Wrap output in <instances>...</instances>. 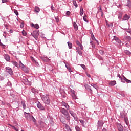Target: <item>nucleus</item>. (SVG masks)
I'll use <instances>...</instances> for the list:
<instances>
[{
  "label": "nucleus",
  "instance_id": "obj_1",
  "mask_svg": "<svg viewBox=\"0 0 131 131\" xmlns=\"http://www.w3.org/2000/svg\"><path fill=\"white\" fill-rule=\"evenodd\" d=\"M61 105L62 106H64L66 109L64 108H62L60 110V112L64 115V116H65L66 120H70V116L69 115V113L68 112V110H69L70 106H69L68 104L64 102H62Z\"/></svg>",
  "mask_w": 131,
  "mask_h": 131
},
{
  "label": "nucleus",
  "instance_id": "obj_2",
  "mask_svg": "<svg viewBox=\"0 0 131 131\" xmlns=\"http://www.w3.org/2000/svg\"><path fill=\"white\" fill-rule=\"evenodd\" d=\"M42 100L46 105H50V103H51V99H50V96L48 94L45 95H43L42 97Z\"/></svg>",
  "mask_w": 131,
  "mask_h": 131
},
{
  "label": "nucleus",
  "instance_id": "obj_3",
  "mask_svg": "<svg viewBox=\"0 0 131 131\" xmlns=\"http://www.w3.org/2000/svg\"><path fill=\"white\" fill-rule=\"evenodd\" d=\"M31 35L35 39L37 40V38H38V36H39V33L38 31L35 30L32 33H31Z\"/></svg>",
  "mask_w": 131,
  "mask_h": 131
},
{
  "label": "nucleus",
  "instance_id": "obj_4",
  "mask_svg": "<svg viewBox=\"0 0 131 131\" xmlns=\"http://www.w3.org/2000/svg\"><path fill=\"white\" fill-rule=\"evenodd\" d=\"M6 72L9 73L10 75H13L14 73H13V70L10 67H6L5 68Z\"/></svg>",
  "mask_w": 131,
  "mask_h": 131
},
{
  "label": "nucleus",
  "instance_id": "obj_5",
  "mask_svg": "<svg viewBox=\"0 0 131 131\" xmlns=\"http://www.w3.org/2000/svg\"><path fill=\"white\" fill-rule=\"evenodd\" d=\"M24 115L26 118L29 120H30V118H31V116H32V115H30V113H26V112H24Z\"/></svg>",
  "mask_w": 131,
  "mask_h": 131
},
{
  "label": "nucleus",
  "instance_id": "obj_6",
  "mask_svg": "<svg viewBox=\"0 0 131 131\" xmlns=\"http://www.w3.org/2000/svg\"><path fill=\"white\" fill-rule=\"evenodd\" d=\"M118 130L119 131H123V126L121 125L120 123H118L117 124Z\"/></svg>",
  "mask_w": 131,
  "mask_h": 131
},
{
  "label": "nucleus",
  "instance_id": "obj_7",
  "mask_svg": "<svg viewBox=\"0 0 131 131\" xmlns=\"http://www.w3.org/2000/svg\"><path fill=\"white\" fill-rule=\"evenodd\" d=\"M130 18V16L129 15L125 14L122 18V21H128V20H129Z\"/></svg>",
  "mask_w": 131,
  "mask_h": 131
},
{
  "label": "nucleus",
  "instance_id": "obj_8",
  "mask_svg": "<svg viewBox=\"0 0 131 131\" xmlns=\"http://www.w3.org/2000/svg\"><path fill=\"white\" fill-rule=\"evenodd\" d=\"M37 107L38 109H40V110H45V107L41 105V103L40 102H38L37 104Z\"/></svg>",
  "mask_w": 131,
  "mask_h": 131
},
{
  "label": "nucleus",
  "instance_id": "obj_9",
  "mask_svg": "<svg viewBox=\"0 0 131 131\" xmlns=\"http://www.w3.org/2000/svg\"><path fill=\"white\" fill-rule=\"evenodd\" d=\"M18 68H21L23 70H24L25 72H28V69H26V70H25V66L23 63L21 64H18Z\"/></svg>",
  "mask_w": 131,
  "mask_h": 131
},
{
  "label": "nucleus",
  "instance_id": "obj_10",
  "mask_svg": "<svg viewBox=\"0 0 131 131\" xmlns=\"http://www.w3.org/2000/svg\"><path fill=\"white\" fill-rule=\"evenodd\" d=\"M97 124L98 127H102V126H103V125H104V122H103V121H99Z\"/></svg>",
  "mask_w": 131,
  "mask_h": 131
},
{
  "label": "nucleus",
  "instance_id": "obj_11",
  "mask_svg": "<svg viewBox=\"0 0 131 131\" xmlns=\"http://www.w3.org/2000/svg\"><path fill=\"white\" fill-rule=\"evenodd\" d=\"M41 59L44 62H49V60H50V59H49V58H48V56H45L44 57H42Z\"/></svg>",
  "mask_w": 131,
  "mask_h": 131
},
{
  "label": "nucleus",
  "instance_id": "obj_12",
  "mask_svg": "<svg viewBox=\"0 0 131 131\" xmlns=\"http://www.w3.org/2000/svg\"><path fill=\"white\" fill-rule=\"evenodd\" d=\"M69 112L70 114H71V116H72L73 117H74V116H76V114H75V113H74V112H73V111H72L71 110H69Z\"/></svg>",
  "mask_w": 131,
  "mask_h": 131
},
{
  "label": "nucleus",
  "instance_id": "obj_13",
  "mask_svg": "<svg viewBox=\"0 0 131 131\" xmlns=\"http://www.w3.org/2000/svg\"><path fill=\"white\" fill-rule=\"evenodd\" d=\"M76 49L77 53L79 54V55L80 56H82V52H81V50H80V49H79V48L76 47Z\"/></svg>",
  "mask_w": 131,
  "mask_h": 131
},
{
  "label": "nucleus",
  "instance_id": "obj_14",
  "mask_svg": "<svg viewBox=\"0 0 131 131\" xmlns=\"http://www.w3.org/2000/svg\"><path fill=\"white\" fill-rule=\"evenodd\" d=\"M73 26L75 30L77 31L78 30V26H77V24L76 22L73 23Z\"/></svg>",
  "mask_w": 131,
  "mask_h": 131
},
{
  "label": "nucleus",
  "instance_id": "obj_15",
  "mask_svg": "<svg viewBox=\"0 0 131 131\" xmlns=\"http://www.w3.org/2000/svg\"><path fill=\"white\" fill-rule=\"evenodd\" d=\"M21 105H22L23 109H26V104H25V101L24 100L21 101Z\"/></svg>",
  "mask_w": 131,
  "mask_h": 131
},
{
  "label": "nucleus",
  "instance_id": "obj_16",
  "mask_svg": "<svg viewBox=\"0 0 131 131\" xmlns=\"http://www.w3.org/2000/svg\"><path fill=\"white\" fill-rule=\"evenodd\" d=\"M4 58H5V60H6L7 61V62H9V61H10V56H9V55L5 54L4 55Z\"/></svg>",
  "mask_w": 131,
  "mask_h": 131
},
{
  "label": "nucleus",
  "instance_id": "obj_17",
  "mask_svg": "<svg viewBox=\"0 0 131 131\" xmlns=\"http://www.w3.org/2000/svg\"><path fill=\"white\" fill-rule=\"evenodd\" d=\"M60 121L61 122H62V123H63V124H66V119H65V118H61Z\"/></svg>",
  "mask_w": 131,
  "mask_h": 131
},
{
  "label": "nucleus",
  "instance_id": "obj_18",
  "mask_svg": "<svg viewBox=\"0 0 131 131\" xmlns=\"http://www.w3.org/2000/svg\"><path fill=\"white\" fill-rule=\"evenodd\" d=\"M121 118H125V116H126V114L124 113V112H121L120 113Z\"/></svg>",
  "mask_w": 131,
  "mask_h": 131
},
{
  "label": "nucleus",
  "instance_id": "obj_19",
  "mask_svg": "<svg viewBox=\"0 0 131 131\" xmlns=\"http://www.w3.org/2000/svg\"><path fill=\"white\" fill-rule=\"evenodd\" d=\"M123 78H124L123 80H124V81H126L127 83H131L130 80L127 79L125 77H124V76H123Z\"/></svg>",
  "mask_w": 131,
  "mask_h": 131
},
{
  "label": "nucleus",
  "instance_id": "obj_20",
  "mask_svg": "<svg viewBox=\"0 0 131 131\" xmlns=\"http://www.w3.org/2000/svg\"><path fill=\"white\" fill-rule=\"evenodd\" d=\"M109 84L111 86H114V85H115V84H116V81H111L109 83Z\"/></svg>",
  "mask_w": 131,
  "mask_h": 131
},
{
  "label": "nucleus",
  "instance_id": "obj_21",
  "mask_svg": "<svg viewBox=\"0 0 131 131\" xmlns=\"http://www.w3.org/2000/svg\"><path fill=\"white\" fill-rule=\"evenodd\" d=\"M31 91H32V93H33L34 94H36V93H38V91L35 88H32L31 89Z\"/></svg>",
  "mask_w": 131,
  "mask_h": 131
},
{
  "label": "nucleus",
  "instance_id": "obj_22",
  "mask_svg": "<svg viewBox=\"0 0 131 131\" xmlns=\"http://www.w3.org/2000/svg\"><path fill=\"white\" fill-rule=\"evenodd\" d=\"M83 8H82V7H80V16H82L83 15Z\"/></svg>",
  "mask_w": 131,
  "mask_h": 131
},
{
  "label": "nucleus",
  "instance_id": "obj_23",
  "mask_svg": "<svg viewBox=\"0 0 131 131\" xmlns=\"http://www.w3.org/2000/svg\"><path fill=\"white\" fill-rule=\"evenodd\" d=\"M65 128L67 129V130L69 131L71 128H70V126L68 125L67 124H64Z\"/></svg>",
  "mask_w": 131,
  "mask_h": 131
},
{
  "label": "nucleus",
  "instance_id": "obj_24",
  "mask_svg": "<svg viewBox=\"0 0 131 131\" xmlns=\"http://www.w3.org/2000/svg\"><path fill=\"white\" fill-rule=\"evenodd\" d=\"M35 12H36V13H39V11H40V10L39 9V7L36 6L35 7Z\"/></svg>",
  "mask_w": 131,
  "mask_h": 131
},
{
  "label": "nucleus",
  "instance_id": "obj_25",
  "mask_svg": "<svg viewBox=\"0 0 131 131\" xmlns=\"http://www.w3.org/2000/svg\"><path fill=\"white\" fill-rule=\"evenodd\" d=\"M12 64H13V65H14V66H15L16 67H17V68H18V67H19V64L17 63V62H16V61H12Z\"/></svg>",
  "mask_w": 131,
  "mask_h": 131
},
{
  "label": "nucleus",
  "instance_id": "obj_26",
  "mask_svg": "<svg viewBox=\"0 0 131 131\" xmlns=\"http://www.w3.org/2000/svg\"><path fill=\"white\" fill-rule=\"evenodd\" d=\"M30 120H32L33 122H36V120L35 119V118H34V117H33V116H31Z\"/></svg>",
  "mask_w": 131,
  "mask_h": 131
},
{
  "label": "nucleus",
  "instance_id": "obj_27",
  "mask_svg": "<svg viewBox=\"0 0 131 131\" xmlns=\"http://www.w3.org/2000/svg\"><path fill=\"white\" fill-rule=\"evenodd\" d=\"M117 77H119V78H120V79H121V80L123 82V83H125V82L123 81V80L122 79V78L121 77V76H120V74H118L117 75Z\"/></svg>",
  "mask_w": 131,
  "mask_h": 131
},
{
  "label": "nucleus",
  "instance_id": "obj_28",
  "mask_svg": "<svg viewBox=\"0 0 131 131\" xmlns=\"http://www.w3.org/2000/svg\"><path fill=\"white\" fill-rule=\"evenodd\" d=\"M68 45L69 49H72V43L70 42H68Z\"/></svg>",
  "mask_w": 131,
  "mask_h": 131
},
{
  "label": "nucleus",
  "instance_id": "obj_29",
  "mask_svg": "<svg viewBox=\"0 0 131 131\" xmlns=\"http://www.w3.org/2000/svg\"><path fill=\"white\" fill-rule=\"evenodd\" d=\"M98 9H99L98 11V13H102V12H103V10H102V6H99Z\"/></svg>",
  "mask_w": 131,
  "mask_h": 131
},
{
  "label": "nucleus",
  "instance_id": "obj_30",
  "mask_svg": "<svg viewBox=\"0 0 131 131\" xmlns=\"http://www.w3.org/2000/svg\"><path fill=\"white\" fill-rule=\"evenodd\" d=\"M124 53L126 55H130L131 52L128 50H124Z\"/></svg>",
  "mask_w": 131,
  "mask_h": 131
},
{
  "label": "nucleus",
  "instance_id": "obj_31",
  "mask_svg": "<svg viewBox=\"0 0 131 131\" xmlns=\"http://www.w3.org/2000/svg\"><path fill=\"white\" fill-rule=\"evenodd\" d=\"M72 97L74 100H76L77 99V96H76V94H72Z\"/></svg>",
  "mask_w": 131,
  "mask_h": 131
},
{
  "label": "nucleus",
  "instance_id": "obj_32",
  "mask_svg": "<svg viewBox=\"0 0 131 131\" xmlns=\"http://www.w3.org/2000/svg\"><path fill=\"white\" fill-rule=\"evenodd\" d=\"M129 8V9H131V2L129 1H128V4L126 5Z\"/></svg>",
  "mask_w": 131,
  "mask_h": 131
},
{
  "label": "nucleus",
  "instance_id": "obj_33",
  "mask_svg": "<svg viewBox=\"0 0 131 131\" xmlns=\"http://www.w3.org/2000/svg\"><path fill=\"white\" fill-rule=\"evenodd\" d=\"M22 34L24 36H26V35H27V33H26V32L24 30H23L22 31Z\"/></svg>",
  "mask_w": 131,
  "mask_h": 131
},
{
  "label": "nucleus",
  "instance_id": "obj_34",
  "mask_svg": "<svg viewBox=\"0 0 131 131\" xmlns=\"http://www.w3.org/2000/svg\"><path fill=\"white\" fill-rule=\"evenodd\" d=\"M118 18L119 19V20H121V18H122V14L119 13L118 15Z\"/></svg>",
  "mask_w": 131,
  "mask_h": 131
},
{
  "label": "nucleus",
  "instance_id": "obj_35",
  "mask_svg": "<svg viewBox=\"0 0 131 131\" xmlns=\"http://www.w3.org/2000/svg\"><path fill=\"white\" fill-rule=\"evenodd\" d=\"M73 4L74 6H75V7H76V8H77L78 5H77V3H76V1L74 0L73 2Z\"/></svg>",
  "mask_w": 131,
  "mask_h": 131
},
{
  "label": "nucleus",
  "instance_id": "obj_36",
  "mask_svg": "<svg viewBox=\"0 0 131 131\" xmlns=\"http://www.w3.org/2000/svg\"><path fill=\"white\" fill-rule=\"evenodd\" d=\"M124 118V121H125V123L126 124H127V123L128 122V118H127V117H126Z\"/></svg>",
  "mask_w": 131,
  "mask_h": 131
},
{
  "label": "nucleus",
  "instance_id": "obj_37",
  "mask_svg": "<svg viewBox=\"0 0 131 131\" xmlns=\"http://www.w3.org/2000/svg\"><path fill=\"white\" fill-rule=\"evenodd\" d=\"M91 86H93V88H94V89H97V88H98V86L96 84H91Z\"/></svg>",
  "mask_w": 131,
  "mask_h": 131
},
{
  "label": "nucleus",
  "instance_id": "obj_38",
  "mask_svg": "<svg viewBox=\"0 0 131 131\" xmlns=\"http://www.w3.org/2000/svg\"><path fill=\"white\" fill-rule=\"evenodd\" d=\"M75 129L76 131H80V128H79V127H78V126H75Z\"/></svg>",
  "mask_w": 131,
  "mask_h": 131
},
{
  "label": "nucleus",
  "instance_id": "obj_39",
  "mask_svg": "<svg viewBox=\"0 0 131 131\" xmlns=\"http://www.w3.org/2000/svg\"><path fill=\"white\" fill-rule=\"evenodd\" d=\"M126 39H127V40H128V41H130V39H131V37L129 36H126L125 37Z\"/></svg>",
  "mask_w": 131,
  "mask_h": 131
},
{
  "label": "nucleus",
  "instance_id": "obj_40",
  "mask_svg": "<svg viewBox=\"0 0 131 131\" xmlns=\"http://www.w3.org/2000/svg\"><path fill=\"white\" fill-rule=\"evenodd\" d=\"M99 53L100 54H101V55H104V50H99Z\"/></svg>",
  "mask_w": 131,
  "mask_h": 131
},
{
  "label": "nucleus",
  "instance_id": "obj_41",
  "mask_svg": "<svg viewBox=\"0 0 131 131\" xmlns=\"http://www.w3.org/2000/svg\"><path fill=\"white\" fill-rule=\"evenodd\" d=\"M35 28H36V29H38L39 28V25H38L37 24H35Z\"/></svg>",
  "mask_w": 131,
  "mask_h": 131
},
{
  "label": "nucleus",
  "instance_id": "obj_42",
  "mask_svg": "<svg viewBox=\"0 0 131 131\" xmlns=\"http://www.w3.org/2000/svg\"><path fill=\"white\" fill-rule=\"evenodd\" d=\"M76 45H77V46H78V47H79L81 43H80V42H79V41L77 40L76 42Z\"/></svg>",
  "mask_w": 131,
  "mask_h": 131
},
{
  "label": "nucleus",
  "instance_id": "obj_43",
  "mask_svg": "<svg viewBox=\"0 0 131 131\" xmlns=\"http://www.w3.org/2000/svg\"><path fill=\"white\" fill-rule=\"evenodd\" d=\"M14 13H15L16 16H18V15H19V13L18 12V11H17V10H15L14 11Z\"/></svg>",
  "mask_w": 131,
  "mask_h": 131
},
{
  "label": "nucleus",
  "instance_id": "obj_44",
  "mask_svg": "<svg viewBox=\"0 0 131 131\" xmlns=\"http://www.w3.org/2000/svg\"><path fill=\"white\" fill-rule=\"evenodd\" d=\"M83 19L85 22H86V15H84V16L83 17Z\"/></svg>",
  "mask_w": 131,
  "mask_h": 131
},
{
  "label": "nucleus",
  "instance_id": "obj_45",
  "mask_svg": "<svg viewBox=\"0 0 131 131\" xmlns=\"http://www.w3.org/2000/svg\"><path fill=\"white\" fill-rule=\"evenodd\" d=\"M71 93H72V95H74L75 94V91L74 90H71Z\"/></svg>",
  "mask_w": 131,
  "mask_h": 131
},
{
  "label": "nucleus",
  "instance_id": "obj_46",
  "mask_svg": "<svg viewBox=\"0 0 131 131\" xmlns=\"http://www.w3.org/2000/svg\"><path fill=\"white\" fill-rule=\"evenodd\" d=\"M118 39V37H116V36H114V40H115V41H117Z\"/></svg>",
  "mask_w": 131,
  "mask_h": 131
},
{
  "label": "nucleus",
  "instance_id": "obj_47",
  "mask_svg": "<svg viewBox=\"0 0 131 131\" xmlns=\"http://www.w3.org/2000/svg\"><path fill=\"white\" fill-rule=\"evenodd\" d=\"M31 59L32 61V62H33V63H34L36 60H35V59H34V58L31 57Z\"/></svg>",
  "mask_w": 131,
  "mask_h": 131
},
{
  "label": "nucleus",
  "instance_id": "obj_48",
  "mask_svg": "<svg viewBox=\"0 0 131 131\" xmlns=\"http://www.w3.org/2000/svg\"><path fill=\"white\" fill-rule=\"evenodd\" d=\"M79 121L80 123H81V124H84V121H83V120H79Z\"/></svg>",
  "mask_w": 131,
  "mask_h": 131
},
{
  "label": "nucleus",
  "instance_id": "obj_49",
  "mask_svg": "<svg viewBox=\"0 0 131 131\" xmlns=\"http://www.w3.org/2000/svg\"><path fill=\"white\" fill-rule=\"evenodd\" d=\"M116 42H118V43H120L121 42V40L118 38L117 41H116Z\"/></svg>",
  "mask_w": 131,
  "mask_h": 131
},
{
  "label": "nucleus",
  "instance_id": "obj_50",
  "mask_svg": "<svg viewBox=\"0 0 131 131\" xmlns=\"http://www.w3.org/2000/svg\"><path fill=\"white\" fill-rule=\"evenodd\" d=\"M80 66L83 69H85V66L84 64H80Z\"/></svg>",
  "mask_w": 131,
  "mask_h": 131
},
{
  "label": "nucleus",
  "instance_id": "obj_51",
  "mask_svg": "<svg viewBox=\"0 0 131 131\" xmlns=\"http://www.w3.org/2000/svg\"><path fill=\"white\" fill-rule=\"evenodd\" d=\"M12 126V127H13V128L15 130H16V131H19V129H18L17 128H16L15 126Z\"/></svg>",
  "mask_w": 131,
  "mask_h": 131
},
{
  "label": "nucleus",
  "instance_id": "obj_52",
  "mask_svg": "<svg viewBox=\"0 0 131 131\" xmlns=\"http://www.w3.org/2000/svg\"><path fill=\"white\" fill-rule=\"evenodd\" d=\"M20 28H23V27H24V24L21 23L20 25Z\"/></svg>",
  "mask_w": 131,
  "mask_h": 131
},
{
  "label": "nucleus",
  "instance_id": "obj_53",
  "mask_svg": "<svg viewBox=\"0 0 131 131\" xmlns=\"http://www.w3.org/2000/svg\"><path fill=\"white\" fill-rule=\"evenodd\" d=\"M85 74H86V76H88V77H91V75L90 74L88 73V72H86Z\"/></svg>",
  "mask_w": 131,
  "mask_h": 131
},
{
  "label": "nucleus",
  "instance_id": "obj_54",
  "mask_svg": "<svg viewBox=\"0 0 131 131\" xmlns=\"http://www.w3.org/2000/svg\"><path fill=\"white\" fill-rule=\"evenodd\" d=\"M4 79H5V78H4L3 76H0V80H4Z\"/></svg>",
  "mask_w": 131,
  "mask_h": 131
},
{
  "label": "nucleus",
  "instance_id": "obj_55",
  "mask_svg": "<svg viewBox=\"0 0 131 131\" xmlns=\"http://www.w3.org/2000/svg\"><path fill=\"white\" fill-rule=\"evenodd\" d=\"M79 47H80L81 50H83V46H82V44H81Z\"/></svg>",
  "mask_w": 131,
  "mask_h": 131
},
{
  "label": "nucleus",
  "instance_id": "obj_56",
  "mask_svg": "<svg viewBox=\"0 0 131 131\" xmlns=\"http://www.w3.org/2000/svg\"><path fill=\"white\" fill-rule=\"evenodd\" d=\"M69 72H70V73H71V72H73V71L71 70V68H68Z\"/></svg>",
  "mask_w": 131,
  "mask_h": 131
},
{
  "label": "nucleus",
  "instance_id": "obj_57",
  "mask_svg": "<svg viewBox=\"0 0 131 131\" xmlns=\"http://www.w3.org/2000/svg\"><path fill=\"white\" fill-rule=\"evenodd\" d=\"M66 15H67L68 16H69V15H70V11H68L66 13Z\"/></svg>",
  "mask_w": 131,
  "mask_h": 131
},
{
  "label": "nucleus",
  "instance_id": "obj_58",
  "mask_svg": "<svg viewBox=\"0 0 131 131\" xmlns=\"http://www.w3.org/2000/svg\"><path fill=\"white\" fill-rule=\"evenodd\" d=\"M91 38L92 39H93V40H95V39H96L95 38V36H94V35H93L92 36H91Z\"/></svg>",
  "mask_w": 131,
  "mask_h": 131
},
{
  "label": "nucleus",
  "instance_id": "obj_59",
  "mask_svg": "<svg viewBox=\"0 0 131 131\" xmlns=\"http://www.w3.org/2000/svg\"><path fill=\"white\" fill-rule=\"evenodd\" d=\"M34 63H35V64L36 65V66H38V65H39L38 64V62H37V61H36V60Z\"/></svg>",
  "mask_w": 131,
  "mask_h": 131
},
{
  "label": "nucleus",
  "instance_id": "obj_60",
  "mask_svg": "<svg viewBox=\"0 0 131 131\" xmlns=\"http://www.w3.org/2000/svg\"><path fill=\"white\" fill-rule=\"evenodd\" d=\"M74 118V120L77 121V117H76V116H74V117H73Z\"/></svg>",
  "mask_w": 131,
  "mask_h": 131
},
{
  "label": "nucleus",
  "instance_id": "obj_61",
  "mask_svg": "<svg viewBox=\"0 0 131 131\" xmlns=\"http://www.w3.org/2000/svg\"><path fill=\"white\" fill-rule=\"evenodd\" d=\"M113 27V24L111 23L110 25H108V27Z\"/></svg>",
  "mask_w": 131,
  "mask_h": 131
},
{
  "label": "nucleus",
  "instance_id": "obj_62",
  "mask_svg": "<svg viewBox=\"0 0 131 131\" xmlns=\"http://www.w3.org/2000/svg\"><path fill=\"white\" fill-rule=\"evenodd\" d=\"M4 34H3V36H4V37H5V38H7V36H6V35H5V34H6V33H5V32H4Z\"/></svg>",
  "mask_w": 131,
  "mask_h": 131
},
{
  "label": "nucleus",
  "instance_id": "obj_63",
  "mask_svg": "<svg viewBox=\"0 0 131 131\" xmlns=\"http://www.w3.org/2000/svg\"><path fill=\"white\" fill-rule=\"evenodd\" d=\"M7 2H8L7 0H2V3H7Z\"/></svg>",
  "mask_w": 131,
  "mask_h": 131
},
{
  "label": "nucleus",
  "instance_id": "obj_64",
  "mask_svg": "<svg viewBox=\"0 0 131 131\" xmlns=\"http://www.w3.org/2000/svg\"><path fill=\"white\" fill-rule=\"evenodd\" d=\"M55 19L56 22H59V19L57 18V17H55Z\"/></svg>",
  "mask_w": 131,
  "mask_h": 131
}]
</instances>
